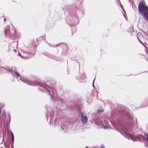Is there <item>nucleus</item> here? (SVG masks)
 Returning <instances> with one entry per match:
<instances>
[{
  "label": "nucleus",
  "mask_w": 148,
  "mask_h": 148,
  "mask_svg": "<svg viewBox=\"0 0 148 148\" xmlns=\"http://www.w3.org/2000/svg\"><path fill=\"white\" fill-rule=\"evenodd\" d=\"M138 10L143 18L147 21L148 19V7L144 4L140 3L138 6Z\"/></svg>",
  "instance_id": "f257e3e1"
},
{
  "label": "nucleus",
  "mask_w": 148,
  "mask_h": 148,
  "mask_svg": "<svg viewBox=\"0 0 148 148\" xmlns=\"http://www.w3.org/2000/svg\"><path fill=\"white\" fill-rule=\"evenodd\" d=\"M37 85H39L40 86V87L39 88V90H44L45 88L44 87V86L42 84L40 83H38Z\"/></svg>",
  "instance_id": "423d86ee"
},
{
  "label": "nucleus",
  "mask_w": 148,
  "mask_h": 148,
  "mask_svg": "<svg viewBox=\"0 0 148 148\" xmlns=\"http://www.w3.org/2000/svg\"><path fill=\"white\" fill-rule=\"evenodd\" d=\"M138 40H139V41H140V40H139V39L138 38Z\"/></svg>",
  "instance_id": "aec40b11"
},
{
  "label": "nucleus",
  "mask_w": 148,
  "mask_h": 148,
  "mask_svg": "<svg viewBox=\"0 0 148 148\" xmlns=\"http://www.w3.org/2000/svg\"><path fill=\"white\" fill-rule=\"evenodd\" d=\"M103 109H101V110H98V113H101V112H103Z\"/></svg>",
  "instance_id": "6e6552de"
},
{
  "label": "nucleus",
  "mask_w": 148,
  "mask_h": 148,
  "mask_svg": "<svg viewBox=\"0 0 148 148\" xmlns=\"http://www.w3.org/2000/svg\"><path fill=\"white\" fill-rule=\"evenodd\" d=\"M120 132L126 137L128 139L130 138L133 141H136V139H135L134 137L132 136L131 134L127 133V132L124 130H122L120 131Z\"/></svg>",
  "instance_id": "f03ea898"
},
{
  "label": "nucleus",
  "mask_w": 148,
  "mask_h": 148,
  "mask_svg": "<svg viewBox=\"0 0 148 148\" xmlns=\"http://www.w3.org/2000/svg\"><path fill=\"white\" fill-rule=\"evenodd\" d=\"M93 87H94V85L93 84Z\"/></svg>",
  "instance_id": "412c9836"
},
{
  "label": "nucleus",
  "mask_w": 148,
  "mask_h": 148,
  "mask_svg": "<svg viewBox=\"0 0 148 148\" xmlns=\"http://www.w3.org/2000/svg\"><path fill=\"white\" fill-rule=\"evenodd\" d=\"M6 21V19H5V18H4V21Z\"/></svg>",
  "instance_id": "f3484780"
},
{
  "label": "nucleus",
  "mask_w": 148,
  "mask_h": 148,
  "mask_svg": "<svg viewBox=\"0 0 148 148\" xmlns=\"http://www.w3.org/2000/svg\"><path fill=\"white\" fill-rule=\"evenodd\" d=\"M81 119L82 122L84 123H86L88 119L87 117L85 116H83V114L82 113L81 114Z\"/></svg>",
  "instance_id": "39448f33"
},
{
  "label": "nucleus",
  "mask_w": 148,
  "mask_h": 148,
  "mask_svg": "<svg viewBox=\"0 0 148 148\" xmlns=\"http://www.w3.org/2000/svg\"><path fill=\"white\" fill-rule=\"evenodd\" d=\"M12 142H13L14 141V136H12Z\"/></svg>",
  "instance_id": "9b49d317"
},
{
  "label": "nucleus",
  "mask_w": 148,
  "mask_h": 148,
  "mask_svg": "<svg viewBox=\"0 0 148 148\" xmlns=\"http://www.w3.org/2000/svg\"><path fill=\"white\" fill-rule=\"evenodd\" d=\"M101 148H104V147L103 146H101Z\"/></svg>",
  "instance_id": "dca6fc26"
},
{
  "label": "nucleus",
  "mask_w": 148,
  "mask_h": 148,
  "mask_svg": "<svg viewBox=\"0 0 148 148\" xmlns=\"http://www.w3.org/2000/svg\"><path fill=\"white\" fill-rule=\"evenodd\" d=\"M18 55L19 56H21V57L22 58H27H27H29V57H26V58H25V57H23L22 56H21V54H18Z\"/></svg>",
  "instance_id": "1a4fd4ad"
},
{
  "label": "nucleus",
  "mask_w": 148,
  "mask_h": 148,
  "mask_svg": "<svg viewBox=\"0 0 148 148\" xmlns=\"http://www.w3.org/2000/svg\"><path fill=\"white\" fill-rule=\"evenodd\" d=\"M47 89V90L48 91V92H49V93L50 94V95H51V97H52V95H51V94L50 93H51V91H50V90L49 89Z\"/></svg>",
  "instance_id": "9d476101"
},
{
  "label": "nucleus",
  "mask_w": 148,
  "mask_h": 148,
  "mask_svg": "<svg viewBox=\"0 0 148 148\" xmlns=\"http://www.w3.org/2000/svg\"><path fill=\"white\" fill-rule=\"evenodd\" d=\"M108 128V127L107 126H104L103 128L104 129H107Z\"/></svg>",
  "instance_id": "ddd939ff"
},
{
  "label": "nucleus",
  "mask_w": 148,
  "mask_h": 148,
  "mask_svg": "<svg viewBox=\"0 0 148 148\" xmlns=\"http://www.w3.org/2000/svg\"><path fill=\"white\" fill-rule=\"evenodd\" d=\"M8 70L6 68L0 67V71L1 73H5Z\"/></svg>",
  "instance_id": "0eeeda50"
},
{
  "label": "nucleus",
  "mask_w": 148,
  "mask_h": 148,
  "mask_svg": "<svg viewBox=\"0 0 148 148\" xmlns=\"http://www.w3.org/2000/svg\"><path fill=\"white\" fill-rule=\"evenodd\" d=\"M87 148V147H86V148Z\"/></svg>",
  "instance_id": "5701e85b"
},
{
  "label": "nucleus",
  "mask_w": 148,
  "mask_h": 148,
  "mask_svg": "<svg viewBox=\"0 0 148 148\" xmlns=\"http://www.w3.org/2000/svg\"><path fill=\"white\" fill-rule=\"evenodd\" d=\"M51 89L53 93H54V89L53 88H52Z\"/></svg>",
  "instance_id": "f8f14e48"
},
{
  "label": "nucleus",
  "mask_w": 148,
  "mask_h": 148,
  "mask_svg": "<svg viewBox=\"0 0 148 148\" xmlns=\"http://www.w3.org/2000/svg\"><path fill=\"white\" fill-rule=\"evenodd\" d=\"M140 42H141V43H142V42H141L140 41Z\"/></svg>",
  "instance_id": "4be33fe9"
},
{
  "label": "nucleus",
  "mask_w": 148,
  "mask_h": 148,
  "mask_svg": "<svg viewBox=\"0 0 148 148\" xmlns=\"http://www.w3.org/2000/svg\"><path fill=\"white\" fill-rule=\"evenodd\" d=\"M23 52L24 53H27V51H25L24 50H23Z\"/></svg>",
  "instance_id": "4468645a"
},
{
  "label": "nucleus",
  "mask_w": 148,
  "mask_h": 148,
  "mask_svg": "<svg viewBox=\"0 0 148 148\" xmlns=\"http://www.w3.org/2000/svg\"><path fill=\"white\" fill-rule=\"evenodd\" d=\"M14 51H15V52H16V49H14Z\"/></svg>",
  "instance_id": "a211bd4d"
},
{
  "label": "nucleus",
  "mask_w": 148,
  "mask_h": 148,
  "mask_svg": "<svg viewBox=\"0 0 148 148\" xmlns=\"http://www.w3.org/2000/svg\"><path fill=\"white\" fill-rule=\"evenodd\" d=\"M13 72L14 73V74L13 75H14L17 80L19 81L20 80V77H21L19 73L16 71H14Z\"/></svg>",
  "instance_id": "20e7f679"
},
{
  "label": "nucleus",
  "mask_w": 148,
  "mask_h": 148,
  "mask_svg": "<svg viewBox=\"0 0 148 148\" xmlns=\"http://www.w3.org/2000/svg\"><path fill=\"white\" fill-rule=\"evenodd\" d=\"M11 137L14 136V134L12 132H11Z\"/></svg>",
  "instance_id": "2eb2a0df"
},
{
  "label": "nucleus",
  "mask_w": 148,
  "mask_h": 148,
  "mask_svg": "<svg viewBox=\"0 0 148 148\" xmlns=\"http://www.w3.org/2000/svg\"><path fill=\"white\" fill-rule=\"evenodd\" d=\"M6 30H5V34H6Z\"/></svg>",
  "instance_id": "6ab92c4d"
},
{
  "label": "nucleus",
  "mask_w": 148,
  "mask_h": 148,
  "mask_svg": "<svg viewBox=\"0 0 148 148\" xmlns=\"http://www.w3.org/2000/svg\"><path fill=\"white\" fill-rule=\"evenodd\" d=\"M20 80H21L23 82L26 83L27 84H30L32 85L35 86L36 84L35 83H34V82L29 81L27 79H26L22 77H20Z\"/></svg>",
  "instance_id": "7ed1b4c3"
}]
</instances>
